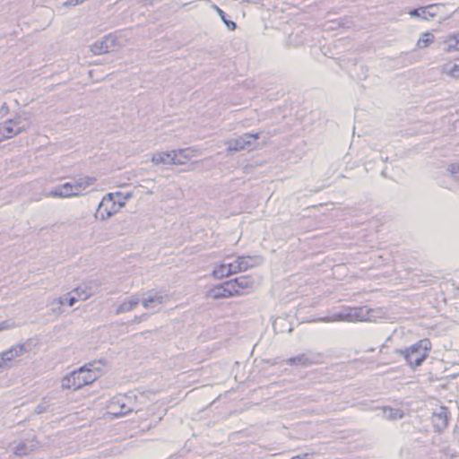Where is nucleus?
I'll return each instance as SVG.
<instances>
[{
    "mask_svg": "<svg viewBox=\"0 0 459 459\" xmlns=\"http://www.w3.org/2000/svg\"><path fill=\"white\" fill-rule=\"evenodd\" d=\"M27 123L21 117H16L13 119L0 125V142L10 139L19 133L26 130Z\"/></svg>",
    "mask_w": 459,
    "mask_h": 459,
    "instance_id": "423d86ee",
    "label": "nucleus"
},
{
    "mask_svg": "<svg viewBox=\"0 0 459 459\" xmlns=\"http://www.w3.org/2000/svg\"><path fill=\"white\" fill-rule=\"evenodd\" d=\"M212 275L217 279H222L230 276V271L226 263H221L213 269Z\"/></svg>",
    "mask_w": 459,
    "mask_h": 459,
    "instance_id": "ddd939ff",
    "label": "nucleus"
},
{
    "mask_svg": "<svg viewBox=\"0 0 459 459\" xmlns=\"http://www.w3.org/2000/svg\"><path fill=\"white\" fill-rule=\"evenodd\" d=\"M4 328H5L4 323H0V331Z\"/></svg>",
    "mask_w": 459,
    "mask_h": 459,
    "instance_id": "b1692460",
    "label": "nucleus"
},
{
    "mask_svg": "<svg viewBox=\"0 0 459 459\" xmlns=\"http://www.w3.org/2000/svg\"><path fill=\"white\" fill-rule=\"evenodd\" d=\"M305 356L304 355H301V356H299V357H293V358H290L288 359L287 360V363L290 366H293V365H296V364H302L305 362Z\"/></svg>",
    "mask_w": 459,
    "mask_h": 459,
    "instance_id": "aec40b11",
    "label": "nucleus"
},
{
    "mask_svg": "<svg viewBox=\"0 0 459 459\" xmlns=\"http://www.w3.org/2000/svg\"><path fill=\"white\" fill-rule=\"evenodd\" d=\"M122 199L120 193H109L104 195L97 207L96 218L104 221L117 213L124 204Z\"/></svg>",
    "mask_w": 459,
    "mask_h": 459,
    "instance_id": "20e7f679",
    "label": "nucleus"
},
{
    "mask_svg": "<svg viewBox=\"0 0 459 459\" xmlns=\"http://www.w3.org/2000/svg\"><path fill=\"white\" fill-rule=\"evenodd\" d=\"M234 288L230 281L213 286L207 292V297L214 299L234 297Z\"/></svg>",
    "mask_w": 459,
    "mask_h": 459,
    "instance_id": "6e6552de",
    "label": "nucleus"
},
{
    "mask_svg": "<svg viewBox=\"0 0 459 459\" xmlns=\"http://www.w3.org/2000/svg\"><path fill=\"white\" fill-rule=\"evenodd\" d=\"M77 301H78V299H77L76 296L74 295L68 299L67 304L69 306H74Z\"/></svg>",
    "mask_w": 459,
    "mask_h": 459,
    "instance_id": "5701e85b",
    "label": "nucleus"
},
{
    "mask_svg": "<svg viewBox=\"0 0 459 459\" xmlns=\"http://www.w3.org/2000/svg\"><path fill=\"white\" fill-rule=\"evenodd\" d=\"M444 43L446 52H459V31L448 35Z\"/></svg>",
    "mask_w": 459,
    "mask_h": 459,
    "instance_id": "f8f14e48",
    "label": "nucleus"
},
{
    "mask_svg": "<svg viewBox=\"0 0 459 459\" xmlns=\"http://www.w3.org/2000/svg\"><path fill=\"white\" fill-rule=\"evenodd\" d=\"M214 10L216 11V13L219 14V16L221 17V21L223 22V23L225 22V21H227V15L225 13L224 11H222L220 7L214 5Z\"/></svg>",
    "mask_w": 459,
    "mask_h": 459,
    "instance_id": "412c9836",
    "label": "nucleus"
},
{
    "mask_svg": "<svg viewBox=\"0 0 459 459\" xmlns=\"http://www.w3.org/2000/svg\"><path fill=\"white\" fill-rule=\"evenodd\" d=\"M133 411L132 403L129 397L118 394L111 398L106 406V413L112 418H118Z\"/></svg>",
    "mask_w": 459,
    "mask_h": 459,
    "instance_id": "39448f33",
    "label": "nucleus"
},
{
    "mask_svg": "<svg viewBox=\"0 0 459 459\" xmlns=\"http://www.w3.org/2000/svg\"><path fill=\"white\" fill-rule=\"evenodd\" d=\"M97 183V178L93 176H85L79 178L72 182H66L60 185L54 192L55 196L71 197L82 195L91 186Z\"/></svg>",
    "mask_w": 459,
    "mask_h": 459,
    "instance_id": "7ed1b4c3",
    "label": "nucleus"
},
{
    "mask_svg": "<svg viewBox=\"0 0 459 459\" xmlns=\"http://www.w3.org/2000/svg\"><path fill=\"white\" fill-rule=\"evenodd\" d=\"M11 352H12V351H10V353H11ZM8 354H9V352L4 353V356H8Z\"/></svg>",
    "mask_w": 459,
    "mask_h": 459,
    "instance_id": "a878e982",
    "label": "nucleus"
},
{
    "mask_svg": "<svg viewBox=\"0 0 459 459\" xmlns=\"http://www.w3.org/2000/svg\"><path fill=\"white\" fill-rule=\"evenodd\" d=\"M84 0H75V4H81L82 3Z\"/></svg>",
    "mask_w": 459,
    "mask_h": 459,
    "instance_id": "393cba45",
    "label": "nucleus"
},
{
    "mask_svg": "<svg viewBox=\"0 0 459 459\" xmlns=\"http://www.w3.org/2000/svg\"><path fill=\"white\" fill-rule=\"evenodd\" d=\"M432 343L429 339L424 338L412 345L402 350L400 354L411 367L420 366L429 356Z\"/></svg>",
    "mask_w": 459,
    "mask_h": 459,
    "instance_id": "f03ea898",
    "label": "nucleus"
},
{
    "mask_svg": "<svg viewBox=\"0 0 459 459\" xmlns=\"http://www.w3.org/2000/svg\"><path fill=\"white\" fill-rule=\"evenodd\" d=\"M174 151L160 152L153 154L152 160L155 164L174 165Z\"/></svg>",
    "mask_w": 459,
    "mask_h": 459,
    "instance_id": "9b49d317",
    "label": "nucleus"
},
{
    "mask_svg": "<svg viewBox=\"0 0 459 459\" xmlns=\"http://www.w3.org/2000/svg\"><path fill=\"white\" fill-rule=\"evenodd\" d=\"M29 451L30 450L28 448V446L25 444L21 443L16 446V447L14 449V454L19 456H24L29 454Z\"/></svg>",
    "mask_w": 459,
    "mask_h": 459,
    "instance_id": "a211bd4d",
    "label": "nucleus"
},
{
    "mask_svg": "<svg viewBox=\"0 0 459 459\" xmlns=\"http://www.w3.org/2000/svg\"><path fill=\"white\" fill-rule=\"evenodd\" d=\"M163 302V297L160 295L150 296L143 301L145 308H150L154 305H160Z\"/></svg>",
    "mask_w": 459,
    "mask_h": 459,
    "instance_id": "4468645a",
    "label": "nucleus"
},
{
    "mask_svg": "<svg viewBox=\"0 0 459 459\" xmlns=\"http://www.w3.org/2000/svg\"><path fill=\"white\" fill-rule=\"evenodd\" d=\"M224 24L228 27L230 30H235L237 29V24L233 21L227 20L225 21Z\"/></svg>",
    "mask_w": 459,
    "mask_h": 459,
    "instance_id": "4be33fe9",
    "label": "nucleus"
},
{
    "mask_svg": "<svg viewBox=\"0 0 459 459\" xmlns=\"http://www.w3.org/2000/svg\"><path fill=\"white\" fill-rule=\"evenodd\" d=\"M443 73L446 75L458 79L459 78V64H454L452 66H444Z\"/></svg>",
    "mask_w": 459,
    "mask_h": 459,
    "instance_id": "dca6fc26",
    "label": "nucleus"
},
{
    "mask_svg": "<svg viewBox=\"0 0 459 459\" xmlns=\"http://www.w3.org/2000/svg\"><path fill=\"white\" fill-rule=\"evenodd\" d=\"M235 296L248 294L255 288V281L250 275H242L230 280Z\"/></svg>",
    "mask_w": 459,
    "mask_h": 459,
    "instance_id": "0eeeda50",
    "label": "nucleus"
},
{
    "mask_svg": "<svg viewBox=\"0 0 459 459\" xmlns=\"http://www.w3.org/2000/svg\"><path fill=\"white\" fill-rule=\"evenodd\" d=\"M101 375V368L96 362H90L65 376L61 386L63 389L77 391L93 384Z\"/></svg>",
    "mask_w": 459,
    "mask_h": 459,
    "instance_id": "f257e3e1",
    "label": "nucleus"
},
{
    "mask_svg": "<svg viewBox=\"0 0 459 459\" xmlns=\"http://www.w3.org/2000/svg\"><path fill=\"white\" fill-rule=\"evenodd\" d=\"M73 293H74V295L76 296L78 300H85L92 295L91 291H90L86 289H82L81 287L74 289L73 290Z\"/></svg>",
    "mask_w": 459,
    "mask_h": 459,
    "instance_id": "f3484780",
    "label": "nucleus"
},
{
    "mask_svg": "<svg viewBox=\"0 0 459 459\" xmlns=\"http://www.w3.org/2000/svg\"><path fill=\"white\" fill-rule=\"evenodd\" d=\"M434 41V35L431 32H425L418 40L417 46L419 48H427Z\"/></svg>",
    "mask_w": 459,
    "mask_h": 459,
    "instance_id": "2eb2a0df",
    "label": "nucleus"
},
{
    "mask_svg": "<svg viewBox=\"0 0 459 459\" xmlns=\"http://www.w3.org/2000/svg\"><path fill=\"white\" fill-rule=\"evenodd\" d=\"M174 165H187L195 162L197 152L192 148H184L174 151Z\"/></svg>",
    "mask_w": 459,
    "mask_h": 459,
    "instance_id": "1a4fd4ad",
    "label": "nucleus"
},
{
    "mask_svg": "<svg viewBox=\"0 0 459 459\" xmlns=\"http://www.w3.org/2000/svg\"><path fill=\"white\" fill-rule=\"evenodd\" d=\"M230 275L247 271L253 266L252 258L250 256H238L234 261L226 263Z\"/></svg>",
    "mask_w": 459,
    "mask_h": 459,
    "instance_id": "9d476101",
    "label": "nucleus"
},
{
    "mask_svg": "<svg viewBox=\"0 0 459 459\" xmlns=\"http://www.w3.org/2000/svg\"><path fill=\"white\" fill-rule=\"evenodd\" d=\"M427 7L420 8V9H412L409 11V14L413 17L422 16L426 18L427 15Z\"/></svg>",
    "mask_w": 459,
    "mask_h": 459,
    "instance_id": "6ab92c4d",
    "label": "nucleus"
}]
</instances>
